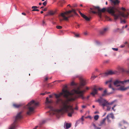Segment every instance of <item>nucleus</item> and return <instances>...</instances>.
<instances>
[{"label":"nucleus","instance_id":"1","mask_svg":"<svg viewBox=\"0 0 129 129\" xmlns=\"http://www.w3.org/2000/svg\"><path fill=\"white\" fill-rule=\"evenodd\" d=\"M62 95H63V97L66 99V100L62 102V107L60 109L55 110L51 106H48L51 110L48 112H49L50 115L54 114L55 113L62 114L64 112H67L68 116L70 117L72 116L74 111V109L72 106L70 105L69 102L71 101L69 100L71 99V96L69 97V95L72 96L73 94L71 93L67 89H63L62 92L59 94H55L56 99L59 98Z\"/></svg>","mask_w":129,"mask_h":129},{"label":"nucleus","instance_id":"2","mask_svg":"<svg viewBox=\"0 0 129 129\" xmlns=\"http://www.w3.org/2000/svg\"><path fill=\"white\" fill-rule=\"evenodd\" d=\"M106 11L114 17L115 20H116L119 18L120 15L122 16L124 18H127L128 15V13L127 14L125 15L124 13H122L115 7H108Z\"/></svg>","mask_w":129,"mask_h":129},{"label":"nucleus","instance_id":"3","mask_svg":"<svg viewBox=\"0 0 129 129\" xmlns=\"http://www.w3.org/2000/svg\"><path fill=\"white\" fill-rule=\"evenodd\" d=\"M85 91H86L85 90H81L80 87H78L76 89H73L72 90L71 92V93H73V95L74 94H78V95L74 97L71 96V99H70L69 101H74L76 99L79 98H81L82 99H85V98L83 96V94Z\"/></svg>","mask_w":129,"mask_h":129},{"label":"nucleus","instance_id":"4","mask_svg":"<svg viewBox=\"0 0 129 129\" xmlns=\"http://www.w3.org/2000/svg\"><path fill=\"white\" fill-rule=\"evenodd\" d=\"M39 105L38 103H36L34 100H33L29 103L27 106L28 111L27 112V114L30 115L33 112L34 109Z\"/></svg>","mask_w":129,"mask_h":129},{"label":"nucleus","instance_id":"5","mask_svg":"<svg viewBox=\"0 0 129 129\" xmlns=\"http://www.w3.org/2000/svg\"><path fill=\"white\" fill-rule=\"evenodd\" d=\"M120 84L123 85H126L129 84V79L128 80H125L123 81H121L117 80L113 82L114 85L117 87L120 86ZM129 88V86L125 88H124L123 87L121 86L120 87L119 89L121 91H124Z\"/></svg>","mask_w":129,"mask_h":129},{"label":"nucleus","instance_id":"6","mask_svg":"<svg viewBox=\"0 0 129 129\" xmlns=\"http://www.w3.org/2000/svg\"><path fill=\"white\" fill-rule=\"evenodd\" d=\"M23 112L20 111L18 113L15 117V120L13 123L10 126L9 129H15L17 126V122L22 118V114Z\"/></svg>","mask_w":129,"mask_h":129},{"label":"nucleus","instance_id":"7","mask_svg":"<svg viewBox=\"0 0 129 129\" xmlns=\"http://www.w3.org/2000/svg\"><path fill=\"white\" fill-rule=\"evenodd\" d=\"M90 10H98V12L92 11H91L92 13L94 14H96L98 13V15L100 18H101L102 13L101 12H104L106 11V9L105 8H103L101 10H100V7L98 6L94 7L93 8H90Z\"/></svg>","mask_w":129,"mask_h":129},{"label":"nucleus","instance_id":"8","mask_svg":"<svg viewBox=\"0 0 129 129\" xmlns=\"http://www.w3.org/2000/svg\"><path fill=\"white\" fill-rule=\"evenodd\" d=\"M100 99L96 100L95 102L99 103L100 105H101L103 107V109L105 106H107V102L106 100L102 98V96H100Z\"/></svg>","mask_w":129,"mask_h":129},{"label":"nucleus","instance_id":"9","mask_svg":"<svg viewBox=\"0 0 129 129\" xmlns=\"http://www.w3.org/2000/svg\"><path fill=\"white\" fill-rule=\"evenodd\" d=\"M63 18V19L66 20H68V18L72 17L73 16V15L71 13L68 12V11H67L64 13H62L60 15Z\"/></svg>","mask_w":129,"mask_h":129},{"label":"nucleus","instance_id":"10","mask_svg":"<svg viewBox=\"0 0 129 129\" xmlns=\"http://www.w3.org/2000/svg\"><path fill=\"white\" fill-rule=\"evenodd\" d=\"M117 72L116 71H113L110 70L102 74V77H104L109 75H112L117 73Z\"/></svg>","mask_w":129,"mask_h":129},{"label":"nucleus","instance_id":"11","mask_svg":"<svg viewBox=\"0 0 129 129\" xmlns=\"http://www.w3.org/2000/svg\"><path fill=\"white\" fill-rule=\"evenodd\" d=\"M98 90L96 88V86H94V87L93 88L92 92L90 93V94L94 96L97 93Z\"/></svg>","mask_w":129,"mask_h":129},{"label":"nucleus","instance_id":"12","mask_svg":"<svg viewBox=\"0 0 129 129\" xmlns=\"http://www.w3.org/2000/svg\"><path fill=\"white\" fill-rule=\"evenodd\" d=\"M108 30V28H104L101 31L100 34L102 35H104L107 32Z\"/></svg>","mask_w":129,"mask_h":129},{"label":"nucleus","instance_id":"13","mask_svg":"<svg viewBox=\"0 0 129 129\" xmlns=\"http://www.w3.org/2000/svg\"><path fill=\"white\" fill-rule=\"evenodd\" d=\"M112 82V79L111 78L109 80H108L106 82V84H107L108 83H109V88H112L113 90H114V88L112 87V84H111V82Z\"/></svg>","mask_w":129,"mask_h":129},{"label":"nucleus","instance_id":"14","mask_svg":"<svg viewBox=\"0 0 129 129\" xmlns=\"http://www.w3.org/2000/svg\"><path fill=\"white\" fill-rule=\"evenodd\" d=\"M79 13L80 14L81 16L83 18L85 19L87 21H89L90 20V18H89L88 17L82 13L80 11H79Z\"/></svg>","mask_w":129,"mask_h":129},{"label":"nucleus","instance_id":"15","mask_svg":"<svg viewBox=\"0 0 129 129\" xmlns=\"http://www.w3.org/2000/svg\"><path fill=\"white\" fill-rule=\"evenodd\" d=\"M80 85L81 86H84L86 85V83L85 81L82 78H80Z\"/></svg>","mask_w":129,"mask_h":129},{"label":"nucleus","instance_id":"16","mask_svg":"<svg viewBox=\"0 0 129 129\" xmlns=\"http://www.w3.org/2000/svg\"><path fill=\"white\" fill-rule=\"evenodd\" d=\"M110 1L115 5H118L120 3V1L118 0H110Z\"/></svg>","mask_w":129,"mask_h":129},{"label":"nucleus","instance_id":"17","mask_svg":"<svg viewBox=\"0 0 129 129\" xmlns=\"http://www.w3.org/2000/svg\"><path fill=\"white\" fill-rule=\"evenodd\" d=\"M106 119V118H104L102 120H101L100 122V123L99 124V126H101L103 125H105L106 124L105 121Z\"/></svg>","mask_w":129,"mask_h":129},{"label":"nucleus","instance_id":"18","mask_svg":"<svg viewBox=\"0 0 129 129\" xmlns=\"http://www.w3.org/2000/svg\"><path fill=\"white\" fill-rule=\"evenodd\" d=\"M112 93V92L108 93L107 92V89H106L103 91V93L102 94V96H105L106 95H109Z\"/></svg>","mask_w":129,"mask_h":129},{"label":"nucleus","instance_id":"19","mask_svg":"<svg viewBox=\"0 0 129 129\" xmlns=\"http://www.w3.org/2000/svg\"><path fill=\"white\" fill-rule=\"evenodd\" d=\"M107 117H108L109 118H111L112 119H114V114L112 113L108 114L106 116Z\"/></svg>","mask_w":129,"mask_h":129},{"label":"nucleus","instance_id":"20","mask_svg":"<svg viewBox=\"0 0 129 129\" xmlns=\"http://www.w3.org/2000/svg\"><path fill=\"white\" fill-rule=\"evenodd\" d=\"M22 106V104H17L14 103L13 104V107L16 108H18L21 106Z\"/></svg>","mask_w":129,"mask_h":129},{"label":"nucleus","instance_id":"21","mask_svg":"<svg viewBox=\"0 0 129 129\" xmlns=\"http://www.w3.org/2000/svg\"><path fill=\"white\" fill-rule=\"evenodd\" d=\"M52 101L51 100H49V99L48 97H47L46 98V104H51L52 103Z\"/></svg>","mask_w":129,"mask_h":129},{"label":"nucleus","instance_id":"22","mask_svg":"<svg viewBox=\"0 0 129 129\" xmlns=\"http://www.w3.org/2000/svg\"><path fill=\"white\" fill-rule=\"evenodd\" d=\"M72 12H73L76 15H78L77 13L76 12L75 10L74 9H72L71 10H69L68 11V12L71 13Z\"/></svg>","mask_w":129,"mask_h":129},{"label":"nucleus","instance_id":"23","mask_svg":"<svg viewBox=\"0 0 129 129\" xmlns=\"http://www.w3.org/2000/svg\"><path fill=\"white\" fill-rule=\"evenodd\" d=\"M60 102H63V101H62L61 99L59 98L57 99V101H56V102L57 104L59 103ZM62 107L61 109L62 108Z\"/></svg>","mask_w":129,"mask_h":129},{"label":"nucleus","instance_id":"24","mask_svg":"<svg viewBox=\"0 0 129 129\" xmlns=\"http://www.w3.org/2000/svg\"><path fill=\"white\" fill-rule=\"evenodd\" d=\"M71 124L70 123H66V129H68L71 127Z\"/></svg>","mask_w":129,"mask_h":129},{"label":"nucleus","instance_id":"25","mask_svg":"<svg viewBox=\"0 0 129 129\" xmlns=\"http://www.w3.org/2000/svg\"><path fill=\"white\" fill-rule=\"evenodd\" d=\"M59 3L60 4V6L61 7H62V5L65 3V1L64 0H62L60 1L59 2Z\"/></svg>","mask_w":129,"mask_h":129},{"label":"nucleus","instance_id":"26","mask_svg":"<svg viewBox=\"0 0 129 129\" xmlns=\"http://www.w3.org/2000/svg\"><path fill=\"white\" fill-rule=\"evenodd\" d=\"M46 122L45 120H43L40 122L39 124V125L40 126L42 125L43 124H44Z\"/></svg>","mask_w":129,"mask_h":129},{"label":"nucleus","instance_id":"27","mask_svg":"<svg viewBox=\"0 0 129 129\" xmlns=\"http://www.w3.org/2000/svg\"><path fill=\"white\" fill-rule=\"evenodd\" d=\"M99 116L98 115H95L94 117V119L95 120H97L99 119Z\"/></svg>","mask_w":129,"mask_h":129},{"label":"nucleus","instance_id":"28","mask_svg":"<svg viewBox=\"0 0 129 129\" xmlns=\"http://www.w3.org/2000/svg\"><path fill=\"white\" fill-rule=\"evenodd\" d=\"M115 101H113L111 102L110 103H108V102H107V105H111L113 104V103L115 102Z\"/></svg>","mask_w":129,"mask_h":129},{"label":"nucleus","instance_id":"29","mask_svg":"<svg viewBox=\"0 0 129 129\" xmlns=\"http://www.w3.org/2000/svg\"><path fill=\"white\" fill-rule=\"evenodd\" d=\"M106 119H107V122L108 123H110L111 122V121L109 118L108 117H106Z\"/></svg>","mask_w":129,"mask_h":129},{"label":"nucleus","instance_id":"30","mask_svg":"<svg viewBox=\"0 0 129 129\" xmlns=\"http://www.w3.org/2000/svg\"><path fill=\"white\" fill-rule=\"evenodd\" d=\"M120 19L121 20V23H125L126 22V21L124 20H122L121 18H120Z\"/></svg>","mask_w":129,"mask_h":129},{"label":"nucleus","instance_id":"31","mask_svg":"<svg viewBox=\"0 0 129 129\" xmlns=\"http://www.w3.org/2000/svg\"><path fill=\"white\" fill-rule=\"evenodd\" d=\"M93 125L95 129H101V128L99 127H97L96 126V125H95V124L94 123L93 124Z\"/></svg>","mask_w":129,"mask_h":129},{"label":"nucleus","instance_id":"32","mask_svg":"<svg viewBox=\"0 0 129 129\" xmlns=\"http://www.w3.org/2000/svg\"><path fill=\"white\" fill-rule=\"evenodd\" d=\"M74 34L75 35V37H79V35L78 34H76L75 33H74Z\"/></svg>","mask_w":129,"mask_h":129},{"label":"nucleus","instance_id":"33","mask_svg":"<svg viewBox=\"0 0 129 129\" xmlns=\"http://www.w3.org/2000/svg\"><path fill=\"white\" fill-rule=\"evenodd\" d=\"M47 3V1L46 0L45 2L43 3V4L44 6H45Z\"/></svg>","mask_w":129,"mask_h":129},{"label":"nucleus","instance_id":"34","mask_svg":"<svg viewBox=\"0 0 129 129\" xmlns=\"http://www.w3.org/2000/svg\"><path fill=\"white\" fill-rule=\"evenodd\" d=\"M56 28L57 29H61L62 28V27L60 26H56Z\"/></svg>","mask_w":129,"mask_h":129},{"label":"nucleus","instance_id":"35","mask_svg":"<svg viewBox=\"0 0 129 129\" xmlns=\"http://www.w3.org/2000/svg\"><path fill=\"white\" fill-rule=\"evenodd\" d=\"M64 81V80H56L54 81L53 83H54V82H63Z\"/></svg>","mask_w":129,"mask_h":129},{"label":"nucleus","instance_id":"36","mask_svg":"<svg viewBox=\"0 0 129 129\" xmlns=\"http://www.w3.org/2000/svg\"><path fill=\"white\" fill-rule=\"evenodd\" d=\"M107 107V110L108 111H109L110 110V107L109 106H107H107H106Z\"/></svg>","mask_w":129,"mask_h":129},{"label":"nucleus","instance_id":"37","mask_svg":"<svg viewBox=\"0 0 129 129\" xmlns=\"http://www.w3.org/2000/svg\"><path fill=\"white\" fill-rule=\"evenodd\" d=\"M38 8V7L36 6H33L31 7V8L36 9Z\"/></svg>","mask_w":129,"mask_h":129},{"label":"nucleus","instance_id":"38","mask_svg":"<svg viewBox=\"0 0 129 129\" xmlns=\"http://www.w3.org/2000/svg\"><path fill=\"white\" fill-rule=\"evenodd\" d=\"M112 49L114 50L115 51H117L118 50V48H112Z\"/></svg>","mask_w":129,"mask_h":129},{"label":"nucleus","instance_id":"39","mask_svg":"<svg viewBox=\"0 0 129 129\" xmlns=\"http://www.w3.org/2000/svg\"><path fill=\"white\" fill-rule=\"evenodd\" d=\"M32 11H39V10L38 9H33L32 10Z\"/></svg>","mask_w":129,"mask_h":129},{"label":"nucleus","instance_id":"40","mask_svg":"<svg viewBox=\"0 0 129 129\" xmlns=\"http://www.w3.org/2000/svg\"><path fill=\"white\" fill-rule=\"evenodd\" d=\"M71 85L72 86H73L76 85L75 83L74 82H71Z\"/></svg>","mask_w":129,"mask_h":129},{"label":"nucleus","instance_id":"41","mask_svg":"<svg viewBox=\"0 0 129 129\" xmlns=\"http://www.w3.org/2000/svg\"><path fill=\"white\" fill-rule=\"evenodd\" d=\"M80 27V25L78 24L77 23L76 25V28H79Z\"/></svg>","mask_w":129,"mask_h":129},{"label":"nucleus","instance_id":"42","mask_svg":"<svg viewBox=\"0 0 129 129\" xmlns=\"http://www.w3.org/2000/svg\"><path fill=\"white\" fill-rule=\"evenodd\" d=\"M96 77V76H92L91 77V78L92 79V80H93Z\"/></svg>","mask_w":129,"mask_h":129},{"label":"nucleus","instance_id":"43","mask_svg":"<svg viewBox=\"0 0 129 129\" xmlns=\"http://www.w3.org/2000/svg\"><path fill=\"white\" fill-rule=\"evenodd\" d=\"M122 122L124 123L127 124V121H125L124 120H122Z\"/></svg>","mask_w":129,"mask_h":129},{"label":"nucleus","instance_id":"44","mask_svg":"<svg viewBox=\"0 0 129 129\" xmlns=\"http://www.w3.org/2000/svg\"><path fill=\"white\" fill-rule=\"evenodd\" d=\"M109 62V60H106L104 61V63H108Z\"/></svg>","mask_w":129,"mask_h":129},{"label":"nucleus","instance_id":"45","mask_svg":"<svg viewBox=\"0 0 129 129\" xmlns=\"http://www.w3.org/2000/svg\"><path fill=\"white\" fill-rule=\"evenodd\" d=\"M74 109L76 110H77L78 109V107L77 106H76L74 108Z\"/></svg>","mask_w":129,"mask_h":129},{"label":"nucleus","instance_id":"46","mask_svg":"<svg viewBox=\"0 0 129 129\" xmlns=\"http://www.w3.org/2000/svg\"><path fill=\"white\" fill-rule=\"evenodd\" d=\"M47 8H45L44 9H43V10L44 11H46L47 10Z\"/></svg>","mask_w":129,"mask_h":129},{"label":"nucleus","instance_id":"47","mask_svg":"<svg viewBox=\"0 0 129 129\" xmlns=\"http://www.w3.org/2000/svg\"><path fill=\"white\" fill-rule=\"evenodd\" d=\"M43 24L44 25H46L45 22L44 21H43Z\"/></svg>","mask_w":129,"mask_h":129},{"label":"nucleus","instance_id":"48","mask_svg":"<svg viewBox=\"0 0 129 129\" xmlns=\"http://www.w3.org/2000/svg\"><path fill=\"white\" fill-rule=\"evenodd\" d=\"M97 90H101L103 89V88H102L100 87V88H97Z\"/></svg>","mask_w":129,"mask_h":129},{"label":"nucleus","instance_id":"49","mask_svg":"<svg viewBox=\"0 0 129 129\" xmlns=\"http://www.w3.org/2000/svg\"><path fill=\"white\" fill-rule=\"evenodd\" d=\"M124 46H125V45H124V44H123V45H121L120 46V47L121 48H123V47H124Z\"/></svg>","mask_w":129,"mask_h":129},{"label":"nucleus","instance_id":"50","mask_svg":"<svg viewBox=\"0 0 129 129\" xmlns=\"http://www.w3.org/2000/svg\"><path fill=\"white\" fill-rule=\"evenodd\" d=\"M49 13H50V14L51 15H53L54 14V13H53L52 12H50Z\"/></svg>","mask_w":129,"mask_h":129},{"label":"nucleus","instance_id":"51","mask_svg":"<svg viewBox=\"0 0 129 129\" xmlns=\"http://www.w3.org/2000/svg\"><path fill=\"white\" fill-rule=\"evenodd\" d=\"M46 93H42L40 94L41 95H45V94H46Z\"/></svg>","mask_w":129,"mask_h":129},{"label":"nucleus","instance_id":"52","mask_svg":"<svg viewBox=\"0 0 129 129\" xmlns=\"http://www.w3.org/2000/svg\"><path fill=\"white\" fill-rule=\"evenodd\" d=\"M121 9L122 10H123V11H124V10H125V9L124 8H123V7H122L121 8Z\"/></svg>","mask_w":129,"mask_h":129},{"label":"nucleus","instance_id":"53","mask_svg":"<svg viewBox=\"0 0 129 129\" xmlns=\"http://www.w3.org/2000/svg\"><path fill=\"white\" fill-rule=\"evenodd\" d=\"M48 80V78L47 77H46L45 78V81H47Z\"/></svg>","mask_w":129,"mask_h":129},{"label":"nucleus","instance_id":"54","mask_svg":"<svg viewBox=\"0 0 129 129\" xmlns=\"http://www.w3.org/2000/svg\"><path fill=\"white\" fill-rule=\"evenodd\" d=\"M22 15H26V14L25 13H24V12L22 13Z\"/></svg>","mask_w":129,"mask_h":129},{"label":"nucleus","instance_id":"55","mask_svg":"<svg viewBox=\"0 0 129 129\" xmlns=\"http://www.w3.org/2000/svg\"><path fill=\"white\" fill-rule=\"evenodd\" d=\"M86 107V106H82V107L83 108H85Z\"/></svg>","mask_w":129,"mask_h":129},{"label":"nucleus","instance_id":"56","mask_svg":"<svg viewBox=\"0 0 129 129\" xmlns=\"http://www.w3.org/2000/svg\"><path fill=\"white\" fill-rule=\"evenodd\" d=\"M38 127V126H36L35 127V128H34L33 129H36Z\"/></svg>","mask_w":129,"mask_h":129},{"label":"nucleus","instance_id":"57","mask_svg":"<svg viewBox=\"0 0 129 129\" xmlns=\"http://www.w3.org/2000/svg\"><path fill=\"white\" fill-rule=\"evenodd\" d=\"M126 72H127V73H129V68L128 69V70L126 71Z\"/></svg>","mask_w":129,"mask_h":129},{"label":"nucleus","instance_id":"58","mask_svg":"<svg viewBox=\"0 0 129 129\" xmlns=\"http://www.w3.org/2000/svg\"><path fill=\"white\" fill-rule=\"evenodd\" d=\"M52 95H49V98H52Z\"/></svg>","mask_w":129,"mask_h":129},{"label":"nucleus","instance_id":"59","mask_svg":"<svg viewBox=\"0 0 129 129\" xmlns=\"http://www.w3.org/2000/svg\"><path fill=\"white\" fill-rule=\"evenodd\" d=\"M114 108L113 107H112V109L114 111H115V110L114 109Z\"/></svg>","mask_w":129,"mask_h":129},{"label":"nucleus","instance_id":"60","mask_svg":"<svg viewBox=\"0 0 129 129\" xmlns=\"http://www.w3.org/2000/svg\"><path fill=\"white\" fill-rule=\"evenodd\" d=\"M119 125L120 126H121L122 125V124L120 123H119Z\"/></svg>","mask_w":129,"mask_h":129},{"label":"nucleus","instance_id":"61","mask_svg":"<svg viewBox=\"0 0 129 129\" xmlns=\"http://www.w3.org/2000/svg\"><path fill=\"white\" fill-rule=\"evenodd\" d=\"M86 90H88L89 89V88L88 87H86Z\"/></svg>","mask_w":129,"mask_h":129},{"label":"nucleus","instance_id":"62","mask_svg":"<svg viewBox=\"0 0 129 129\" xmlns=\"http://www.w3.org/2000/svg\"><path fill=\"white\" fill-rule=\"evenodd\" d=\"M90 97V96L89 95H88V96L87 97V99H89V98Z\"/></svg>","mask_w":129,"mask_h":129},{"label":"nucleus","instance_id":"63","mask_svg":"<svg viewBox=\"0 0 129 129\" xmlns=\"http://www.w3.org/2000/svg\"><path fill=\"white\" fill-rule=\"evenodd\" d=\"M127 44V42H125L124 43V44Z\"/></svg>","mask_w":129,"mask_h":129},{"label":"nucleus","instance_id":"64","mask_svg":"<svg viewBox=\"0 0 129 129\" xmlns=\"http://www.w3.org/2000/svg\"><path fill=\"white\" fill-rule=\"evenodd\" d=\"M99 113V112L98 111H96V112H94V113L96 114L97 113Z\"/></svg>","mask_w":129,"mask_h":129}]
</instances>
